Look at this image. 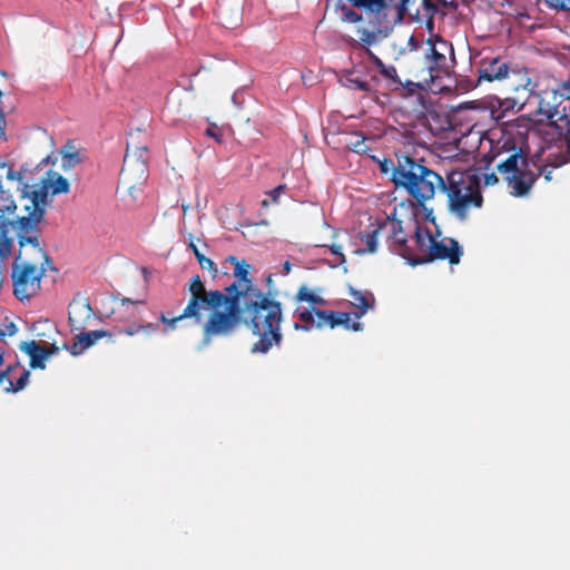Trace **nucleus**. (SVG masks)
<instances>
[{
	"instance_id": "f257e3e1",
	"label": "nucleus",
	"mask_w": 570,
	"mask_h": 570,
	"mask_svg": "<svg viewBox=\"0 0 570 570\" xmlns=\"http://www.w3.org/2000/svg\"><path fill=\"white\" fill-rule=\"evenodd\" d=\"M226 263L234 265L236 279L223 291L206 289L210 313L204 324V342L208 343L216 336H229L244 323L253 335L258 336L250 352L266 354L283 341L282 304L254 285L249 276L250 265L245 261L230 255Z\"/></svg>"
},
{
	"instance_id": "f03ea898",
	"label": "nucleus",
	"mask_w": 570,
	"mask_h": 570,
	"mask_svg": "<svg viewBox=\"0 0 570 570\" xmlns=\"http://www.w3.org/2000/svg\"><path fill=\"white\" fill-rule=\"evenodd\" d=\"M396 160L391 181L395 188H403L422 207L424 214H432L433 209L428 210L424 203L434 196L435 188L442 183V176L424 166L422 159L396 154Z\"/></svg>"
},
{
	"instance_id": "7ed1b4c3",
	"label": "nucleus",
	"mask_w": 570,
	"mask_h": 570,
	"mask_svg": "<svg viewBox=\"0 0 570 570\" xmlns=\"http://www.w3.org/2000/svg\"><path fill=\"white\" fill-rule=\"evenodd\" d=\"M439 189L448 197L449 209L455 214H464L471 206H482L479 177L468 171L452 170L446 178L442 177Z\"/></svg>"
},
{
	"instance_id": "20e7f679",
	"label": "nucleus",
	"mask_w": 570,
	"mask_h": 570,
	"mask_svg": "<svg viewBox=\"0 0 570 570\" xmlns=\"http://www.w3.org/2000/svg\"><path fill=\"white\" fill-rule=\"evenodd\" d=\"M188 292L190 297L181 314L168 317L164 312L160 313L159 322L164 324V333L176 330L178 322L184 320H191L195 324L203 326L206 323L207 318L205 320L204 312H210V302L206 297V287L199 275H194L190 278Z\"/></svg>"
},
{
	"instance_id": "39448f33",
	"label": "nucleus",
	"mask_w": 570,
	"mask_h": 570,
	"mask_svg": "<svg viewBox=\"0 0 570 570\" xmlns=\"http://www.w3.org/2000/svg\"><path fill=\"white\" fill-rule=\"evenodd\" d=\"M43 264L38 268L35 264L22 258L19 254L13 264L11 278L13 283V294L19 301L29 299L40 289V281L43 276Z\"/></svg>"
},
{
	"instance_id": "423d86ee",
	"label": "nucleus",
	"mask_w": 570,
	"mask_h": 570,
	"mask_svg": "<svg viewBox=\"0 0 570 570\" xmlns=\"http://www.w3.org/2000/svg\"><path fill=\"white\" fill-rule=\"evenodd\" d=\"M297 317L304 325L295 324L296 330L308 331L312 327H324L330 326L334 328L338 325H342L346 328H351L353 331H360L362 325L360 322L351 323V316L345 312H335V311H321L315 307L305 308L304 311L297 312Z\"/></svg>"
},
{
	"instance_id": "0eeeda50",
	"label": "nucleus",
	"mask_w": 570,
	"mask_h": 570,
	"mask_svg": "<svg viewBox=\"0 0 570 570\" xmlns=\"http://www.w3.org/2000/svg\"><path fill=\"white\" fill-rule=\"evenodd\" d=\"M436 236H434L429 228L417 225V230L410 242L409 248L403 249V258H405L412 266L426 264L425 258L429 252L432 250Z\"/></svg>"
},
{
	"instance_id": "6e6552de",
	"label": "nucleus",
	"mask_w": 570,
	"mask_h": 570,
	"mask_svg": "<svg viewBox=\"0 0 570 570\" xmlns=\"http://www.w3.org/2000/svg\"><path fill=\"white\" fill-rule=\"evenodd\" d=\"M391 227V238L393 249L403 257V249H407L410 242L417 230V216H406L405 219H399L397 216H386Z\"/></svg>"
},
{
	"instance_id": "1a4fd4ad",
	"label": "nucleus",
	"mask_w": 570,
	"mask_h": 570,
	"mask_svg": "<svg viewBox=\"0 0 570 570\" xmlns=\"http://www.w3.org/2000/svg\"><path fill=\"white\" fill-rule=\"evenodd\" d=\"M563 99L558 88L546 89L540 96L538 112L546 116L554 129L559 127V119H563V116L570 119V107L562 105Z\"/></svg>"
},
{
	"instance_id": "9d476101",
	"label": "nucleus",
	"mask_w": 570,
	"mask_h": 570,
	"mask_svg": "<svg viewBox=\"0 0 570 570\" xmlns=\"http://www.w3.org/2000/svg\"><path fill=\"white\" fill-rule=\"evenodd\" d=\"M429 53L426 58L431 60L428 69L433 72H446L449 69L446 53L454 58V49L450 41L442 39L440 36L429 39ZM433 78V75H431Z\"/></svg>"
},
{
	"instance_id": "9b49d317",
	"label": "nucleus",
	"mask_w": 570,
	"mask_h": 570,
	"mask_svg": "<svg viewBox=\"0 0 570 570\" xmlns=\"http://www.w3.org/2000/svg\"><path fill=\"white\" fill-rule=\"evenodd\" d=\"M20 233L18 235L20 247L27 244L32 245L33 250L43 259L46 264L50 263L47 253L39 246L38 236L35 234L36 226L43 216H18Z\"/></svg>"
},
{
	"instance_id": "f8f14e48",
	"label": "nucleus",
	"mask_w": 570,
	"mask_h": 570,
	"mask_svg": "<svg viewBox=\"0 0 570 570\" xmlns=\"http://www.w3.org/2000/svg\"><path fill=\"white\" fill-rule=\"evenodd\" d=\"M429 253L425 258L426 263L440 259L448 261L450 265H458L463 255V249L455 239L445 237L441 240L435 238L432 250Z\"/></svg>"
},
{
	"instance_id": "ddd939ff",
	"label": "nucleus",
	"mask_w": 570,
	"mask_h": 570,
	"mask_svg": "<svg viewBox=\"0 0 570 570\" xmlns=\"http://www.w3.org/2000/svg\"><path fill=\"white\" fill-rule=\"evenodd\" d=\"M95 320L94 311L85 298H73L69 304L68 322L72 332L86 330Z\"/></svg>"
},
{
	"instance_id": "4468645a",
	"label": "nucleus",
	"mask_w": 570,
	"mask_h": 570,
	"mask_svg": "<svg viewBox=\"0 0 570 570\" xmlns=\"http://www.w3.org/2000/svg\"><path fill=\"white\" fill-rule=\"evenodd\" d=\"M30 189V185L23 184L21 189L22 198L30 199V204L26 205L24 209L28 212V214H45L49 198L51 197L47 180H43L42 185L38 189Z\"/></svg>"
},
{
	"instance_id": "2eb2a0df",
	"label": "nucleus",
	"mask_w": 570,
	"mask_h": 570,
	"mask_svg": "<svg viewBox=\"0 0 570 570\" xmlns=\"http://www.w3.org/2000/svg\"><path fill=\"white\" fill-rule=\"evenodd\" d=\"M509 65L500 57H483L478 69V82L502 80L509 73Z\"/></svg>"
},
{
	"instance_id": "dca6fc26",
	"label": "nucleus",
	"mask_w": 570,
	"mask_h": 570,
	"mask_svg": "<svg viewBox=\"0 0 570 570\" xmlns=\"http://www.w3.org/2000/svg\"><path fill=\"white\" fill-rule=\"evenodd\" d=\"M79 334L75 336V341L72 342L70 346V353L72 355H80L82 354L87 348L96 344L100 338L102 337H111L112 333L105 330H96L90 332L78 331Z\"/></svg>"
},
{
	"instance_id": "f3484780",
	"label": "nucleus",
	"mask_w": 570,
	"mask_h": 570,
	"mask_svg": "<svg viewBox=\"0 0 570 570\" xmlns=\"http://www.w3.org/2000/svg\"><path fill=\"white\" fill-rule=\"evenodd\" d=\"M21 351L30 356L29 365L31 368H41L46 367L45 360L53 354L58 348L52 347H43L36 341L23 342L20 345Z\"/></svg>"
},
{
	"instance_id": "a211bd4d",
	"label": "nucleus",
	"mask_w": 570,
	"mask_h": 570,
	"mask_svg": "<svg viewBox=\"0 0 570 570\" xmlns=\"http://www.w3.org/2000/svg\"><path fill=\"white\" fill-rule=\"evenodd\" d=\"M508 185L511 188V195L522 197L529 193L537 180V175L530 170H520L507 177Z\"/></svg>"
},
{
	"instance_id": "6ab92c4d",
	"label": "nucleus",
	"mask_w": 570,
	"mask_h": 570,
	"mask_svg": "<svg viewBox=\"0 0 570 570\" xmlns=\"http://www.w3.org/2000/svg\"><path fill=\"white\" fill-rule=\"evenodd\" d=\"M16 371V366L9 365L4 370H0V386L6 393H18L22 391L30 377V372L28 370H23L20 376L13 381L11 374Z\"/></svg>"
},
{
	"instance_id": "aec40b11",
	"label": "nucleus",
	"mask_w": 570,
	"mask_h": 570,
	"mask_svg": "<svg viewBox=\"0 0 570 570\" xmlns=\"http://www.w3.org/2000/svg\"><path fill=\"white\" fill-rule=\"evenodd\" d=\"M350 297L352 298V305L358 309L355 313V316L360 318L363 316L368 309L374 306V296L370 292L357 291L353 287H350Z\"/></svg>"
},
{
	"instance_id": "412c9836",
	"label": "nucleus",
	"mask_w": 570,
	"mask_h": 570,
	"mask_svg": "<svg viewBox=\"0 0 570 570\" xmlns=\"http://www.w3.org/2000/svg\"><path fill=\"white\" fill-rule=\"evenodd\" d=\"M559 127L556 128L558 136L564 138L567 154H558L557 161L553 164L556 167H560L570 161V118L563 116V119H559Z\"/></svg>"
},
{
	"instance_id": "4be33fe9",
	"label": "nucleus",
	"mask_w": 570,
	"mask_h": 570,
	"mask_svg": "<svg viewBox=\"0 0 570 570\" xmlns=\"http://www.w3.org/2000/svg\"><path fill=\"white\" fill-rule=\"evenodd\" d=\"M189 248L193 250L200 268L208 269L212 273L213 278H216L217 273H218L216 264L210 258L206 257L204 254L200 253V250L194 243L191 236H190V242H189Z\"/></svg>"
},
{
	"instance_id": "5701e85b",
	"label": "nucleus",
	"mask_w": 570,
	"mask_h": 570,
	"mask_svg": "<svg viewBox=\"0 0 570 570\" xmlns=\"http://www.w3.org/2000/svg\"><path fill=\"white\" fill-rule=\"evenodd\" d=\"M381 225H377L374 229L371 232H364L361 233V239L366 245L365 249H358L356 253L358 254H373L377 249V235L380 233Z\"/></svg>"
},
{
	"instance_id": "b1692460",
	"label": "nucleus",
	"mask_w": 570,
	"mask_h": 570,
	"mask_svg": "<svg viewBox=\"0 0 570 570\" xmlns=\"http://www.w3.org/2000/svg\"><path fill=\"white\" fill-rule=\"evenodd\" d=\"M295 299L297 302H307L309 304L320 306H323L326 303L325 299L318 293H314L306 285H302L298 288L295 295Z\"/></svg>"
},
{
	"instance_id": "393cba45",
	"label": "nucleus",
	"mask_w": 570,
	"mask_h": 570,
	"mask_svg": "<svg viewBox=\"0 0 570 570\" xmlns=\"http://www.w3.org/2000/svg\"><path fill=\"white\" fill-rule=\"evenodd\" d=\"M286 185H278L269 191L265 193V198L262 199V206H268L269 204H281L283 198L288 199Z\"/></svg>"
},
{
	"instance_id": "a878e982",
	"label": "nucleus",
	"mask_w": 570,
	"mask_h": 570,
	"mask_svg": "<svg viewBox=\"0 0 570 570\" xmlns=\"http://www.w3.org/2000/svg\"><path fill=\"white\" fill-rule=\"evenodd\" d=\"M357 33L360 35V45L362 47L368 48L379 42V37H381L380 32H376L375 29H366L358 28Z\"/></svg>"
},
{
	"instance_id": "bb28decb",
	"label": "nucleus",
	"mask_w": 570,
	"mask_h": 570,
	"mask_svg": "<svg viewBox=\"0 0 570 570\" xmlns=\"http://www.w3.org/2000/svg\"><path fill=\"white\" fill-rule=\"evenodd\" d=\"M47 185L51 193V197L58 194H66L69 191V181L61 175H57V178L53 180H47Z\"/></svg>"
},
{
	"instance_id": "cd10ccee",
	"label": "nucleus",
	"mask_w": 570,
	"mask_h": 570,
	"mask_svg": "<svg viewBox=\"0 0 570 570\" xmlns=\"http://www.w3.org/2000/svg\"><path fill=\"white\" fill-rule=\"evenodd\" d=\"M520 158H521L520 153H514V154L510 155L504 161H502L498 166L499 171L504 173V174L511 173L512 175L520 171L521 169L518 168V161Z\"/></svg>"
},
{
	"instance_id": "c85d7f7f",
	"label": "nucleus",
	"mask_w": 570,
	"mask_h": 570,
	"mask_svg": "<svg viewBox=\"0 0 570 570\" xmlns=\"http://www.w3.org/2000/svg\"><path fill=\"white\" fill-rule=\"evenodd\" d=\"M17 209L16 202L9 190L0 187V213H14Z\"/></svg>"
},
{
	"instance_id": "c756f323",
	"label": "nucleus",
	"mask_w": 570,
	"mask_h": 570,
	"mask_svg": "<svg viewBox=\"0 0 570 570\" xmlns=\"http://www.w3.org/2000/svg\"><path fill=\"white\" fill-rule=\"evenodd\" d=\"M354 135L357 138L347 145L348 149L358 155H366L370 151V147L365 144L366 138L358 132Z\"/></svg>"
},
{
	"instance_id": "7c9ffc66",
	"label": "nucleus",
	"mask_w": 570,
	"mask_h": 570,
	"mask_svg": "<svg viewBox=\"0 0 570 570\" xmlns=\"http://www.w3.org/2000/svg\"><path fill=\"white\" fill-rule=\"evenodd\" d=\"M338 9L342 12V21L344 22L356 23L363 19L360 13H357L345 3L338 6Z\"/></svg>"
},
{
	"instance_id": "2f4dec72",
	"label": "nucleus",
	"mask_w": 570,
	"mask_h": 570,
	"mask_svg": "<svg viewBox=\"0 0 570 570\" xmlns=\"http://www.w3.org/2000/svg\"><path fill=\"white\" fill-rule=\"evenodd\" d=\"M347 87L351 89H356L365 92H370L372 90V86L370 82L358 78V77H347L346 78Z\"/></svg>"
},
{
	"instance_id": "473e14b6",
	"label": "nucleus",
	"mask_w": 570,
	"mask_h": 570,
	"mask_svg": "<svg viewBox=\"0 0 570 570\" xmlns=\"http://www.w3.org/2000/svg\"><path fill=\"white\" fill-rule=\"evenodd\" d=\"M81 163V157L78 151L63 153L61 165L65 170L73 168Z\"/></svg>"
},
{
	"instance_id": "72a5a7b5",
	"label": "nucleus",
	"mask_w": 570,
	"mask_h": 570,
	"mask_svg": "<svg viewBox=\"0 0 570 570\" xmlns=\"http://www.w3.org/2000/svg\"><path fill=\"white\" fill-rule=\"evenodd\" d=\"M12 239L7 236V232L0 228V257L8 256L11 252Z\"/></svg>"
},
{
	"instance_id": "f704fd0d",
	"label": "nucleus",
	"mask_w": 570,
	"mask_h": 570,
	"mask_svg": "<svg viewBox=\"0 0 570 570\" xmlns=\"http://www.w3.org/2000/svg\"><path fill=\"white\" fill-rule=\"evenodd\" d=\"M385 78L392 80L396 86L402 85L400 77L397 76V70L394 66L382 65V70L380 72Z\"/></svg>"
},
{
	"instance_id": "c9c22d12",
	"label": "nucleus",
	"mask_w": 570,
	"mask_h": 570,
	"mask_svg": "<svg viewBox=\"0 0 570 570\" xmlns=\"http://www.w3.org/2000/svg\"><path fill=\"white\" fill-rule=\"evenodd\" d=\"M140 333L146 336H151L160 331L159 323L150 322L147 324H139Z\"/></svg>"
},
{
	"instance_id": "e433bc0d",
	"label": "nucleus",
	"mask_w": 570,
	"mask_h": 570,
	"mask_svg": "<svg viewBox=\"0 0 570 570\" xmlns=\"http://www.w3.org/2000/svg\"><path fill=\"white\" fill-rule=\"evenodd\" d=\"M551 9L559 11L569 10L570 0H543Z\"/></svg>"
},
{
	"instance_id": "4c0bfd02",
	"label": "nucleus",
	"mask_w": 570,
	"mask_h": 570,
	"mask_svg": "<svg viewBox=\"0 0 570 570\" xmlns=\"http://www.w3.org/2000/svg\"><path fill=\"white\" fill-rule=\"evenodd\" d=\"M557 161V156H554V159L551 160L549 164L544 165V166H541L539 168V173L535 174L537 175V178L539 176H543L546 178V180L550 181L552 179V170L549 169V167H552V168H557L556 166H553V164Z\"/></svg>"
},
{
	"instance_id": "58836bf2",
	"label": "nucleus",
	"mask_w": 570,
	"mask_h": 570,
	"mask_svg": "<svg viewBox=\"0 0 570 570\" xmlns=\"http://www.w3.org/2000/svg\"><path fill=\"white\" fill-rule=\"evenodd\" d=\"M379 165H380V170L382 174H389L391 173L392 176L394 175V171L396 169V164H394L393 160L391 159H384L382 161L377 160Z\"/></svg>"
},
{
	"instance_id": "ea45409f",
	"label": "nucleus",
	"mask_w": 570,
	"mask_h": 570,
	"mask_svg": "<svg viewBox=\"0 0 570 570\" xmlns=\"http://www.w3.org/2000/svg\"><path fill=\"white\" fill-rule=\"evenodd\" d=\"M118 334L127 335V336H134V335L140 334L139 324L132 323L126 327L119 328Z\"/></svg>"
},
{
	"instance_id": "a19ab883",
	"label": "nucleus",
	"mask_w": 570,
	"mask_h": 570,
	"mask_svg": "<svg viewBox=\"0 0 570 570\" xmlns=\"http://www.w3.org/2000/svg\"><path fill=\"white\" fill-rule=\"evenodd\" d=\"M205 132L208 137L214 138L217 142H222V132L217 125L210 124Z\"/></svg>"
},
{
	"instance_id": "79ce46f5",
	"label": "nucleus",
	"mask_w": 570,
	"mask_h": 570,
	"mask_svg": "<svg viewBox=\"0 0 570 570\" xmlns=\"http://www.w3.org/2000/svg\"><path fill=\"white\" fill-rule=\"evenodd\" d=\"M409 0H402L401 3L397 6V12L394 19V23L401 22L403 20L404 13L406 11V3Z\"/></svg>"
},
{
	"instance_id": "37998d69",
	"label": "nucleus",
	"mask_w": 570,
	"mask_h": 570,
	"mask_svg": "<svg viewBox=\"0 0 570 570\" xmlns=\"http://www.w3.org/2000/svg\"><path fill=\"white\" fill-rule=\"evenodd\" d=\"M399 87H404L407 89L409 95H414L419 88H422L419 82H414L412 80H407L405 83L399 85Z\"/></svg>"
},
{
	"instance_id": "c03bdc74",
	"label": "nucleus",
	"mask_w": 570,
	"mask_h": 570,
	"mask_svg": "<svg viewBox=\"0 0 570 570\" xmlns=\"http://www.w3.org/2000/svg\"><path fill=\"white\" fill-rule=\"evenodd\" d=\"M7 179L9 180H17V181H22L23 179V174L21 171H16L13 169H9L8 173H7Z\"/></svg>"
},
{
	"instance_id": "a18cd8bd",
	"label": "nucleus",
	"mask_w": 570,
	"mask_h": 570,
	"mask_svg": "<svg viewBox=\"0 0 570 570\" xmlns=\"http://www.w3.org/2000/svg\"><path fill=\"white\" fill-rule=\"evenodd\" d=\"M232 101L237 108H242L243 106V97H242V89L236 90L232 96Z\"/></svg>"
},
{
	"instance_id": "49530a36",
	"label": "nucleus",
	"mask_w": 570,
	"mask_h": 570,
	"mask_svg": "<svg viewBox=\"0 0 570 570\" xmlns=\"http://www.w3.org/2000/svg\"><path fill=\"white\" fill-rule=\"evenodd\" d=\"M424 9L432 16L438 11L436 4H434L431 0H423Z\"/></svg>"
},
{
	"instance_id": "de8ad7c7",
	"label": "nucleus",
	"mask_w": 570,
	"mask_h": 570,
	"mask_svg": "<svg viewBox=\"0 0 570 570\" xmlns=\"http://www.w3.org/2000/svg\"><path fill=\"white\" fill-rule=\"evenodd\" d=\"M498 183V177L494 173L484 175V184L485 186L494 185Z\"/></svg>"
},
{
	"instance_id": "09e8293b",
	"label": "nucleus",
	"mask_w": 570,
	"mask_h": 570,
	"mask_svg": "<svg viewBox=\"0 0 570 570\" xmlns=\"http://www.w3.org/2000/svg\"><path fill=\"white\" fill-rule=\"evenodd\" d=\"M367 51H368V55L373 58V60H374L375 65L377 66L379 70L381 71L382 70V65H384L383 61L379 57H376L371 50H367Z\"/></svg>"
},
{
	"instance_id": "8fccbe9b",
	"label": "nucleus",
	"mask_w": 570,
	"mask_h": 570,
	"mask_svg": "<svg viewBox=\"0 0 570 570\" xmlns=\"http://www.w3.org/2000/svg\"><path fill=\"white\" fill-rule=\"evenodd\" d=\"M439 2H441L443 6L445 7H450L452 9H456L458 8V3L455 0H451V1H446V0H438Z\"/></svg>"
},
{
	"instance_id": "3c124183",
	"label": "nucleus",
	"mask_w": 570,
	"mask_h": 570,
	"mask_svg": "<svg viewBox=\"0 0 570 570\" xmlns=\"http://www.w3.org/2000/svg\"><path fill=\"white\" fill-rule=\"evenodd\" d=\"M144 303H145L144 301H132V299L127 298V297L121 299V304L122 305H127V304H144Z\"/></svg>"
},
{
	"instance_id": "603ef678",
	"label": "nucleus",
	"mask_w": 570,
	"mask_h": 570,
	"mask_svg": "<svg viewBox=\"0 0 570 570\" xmlns=\"http://www.w3.org/2000/svg\"><path fill=\"white\" fill-rule=\"evenodd\" d=\"M16 332H17V326H16L13 323H10V324L7 326L6 334H8V335H13Z\"/></svg>"
},
{
	"instance_id": "864d4df0",
	"label": "nucleus",
	"mask_w": 570,
	"mask_h": 570,
	"mask_svg": "<svg viewBox=\"0 0 570 570\" xmlns=\"http://www.w3.org/2000/svg\"><path fill=\"white\" fill-rule=\"evenodd\" d=\"M331 252L335 255H342L341 253V246L333 245L331 246Z\"/></svg>"
},
{
	"instance_id": "5fc2aeb1",
	"label": "nucleus",
	"mask_w": 570,
	"mask_h": 570,
	"mask_svg": "<svg viewBox=\"0 0 570 570\" xmlns=\"http://www.w3.org/2000/svg\"><path fill=\"white\" fill-rule=\"evenodd\" d=\"M283 269H284V273H285V274H288V273L291 272V269H292V265H291V263H289L288 261H286V262L284 263V265H283Z\"/></svg>"
},
{
	"instance_id": "6e6d98bb",
	"label": "nucleus",
	"mask_w": 570,
	"mask_h": 570,
	"mask_svg": "<svg viewBox=\"0 0 570 570\" xmlns=\"http://www.w3.org/2000/svg\"><path fill=\"white\" fill-rule=\"evenodd\" d=\"M424 219L431 222L432 224H435V216H430V215H426V216H423Z\"/></svg>"
},
{
	"instance_id": "4d7b16f0",
	"label": "nucleus",
	"mask_w": 570,
	"mask_h": 570,
	"mask_svg": "<svg viewBox=\"0 0 570 570\" xmlns=\"http://www.w3.org/2000/svg\"><path fill=\"white\" fill-rule=\"evenodd\" d=\"M351 43H352L353 46H355L357 42H356V40H355V39H351Z\"/></svg>"
},
{
	"instance_id": "13d9d810",
	"label": "nucleus",
	"mask_w": 570,
	"mask_h": 570,
	"mask_svg": "<svg viewBox=\"0 0 570 570\" xmlns=\"http://www.w3.org/2000/svg\"><path fill=\"white\" fill-rule=\"evenodd\" d=\"M413 42H414V37H411L410 38V45H413Z\"/></svg>"
},
{
	"instance_id": "bf43d9fd",
	"label": "nucleus",
	"mask_w": 570,
	"mask_h": 570,
	"mask_svg": "<svg viewBox=\"0 0 570 570\" xmlns=\"http://www.w3.org/2000/svg\"><path fill=\"white\" fill-rule=\"evenodd\" d=\"M534 157H535L537 159H539V158H540V154H539V153H538V154H535V155H534Z\"/></svg>"
},
{
	"instance_id": "052dcab7",
	"label": "nucleus",
	"mask_w": 570,
	"mask_h": 570,
	"mask_svg": "<svg viewBox=\"0 0 570 570\" xmlns=\"http://www.w3.org/2000/svg\"><path fill=\"white\" fill-rule=\"evenodd\" d=\"M259 224L267 225V222L266 220H262Z\"/></svg>"
},
{
	"instance_id": "680f3d73",
	"label": "nucleus",
	"mask_w": 570,
	"mask_h": 570,
	"mask_svg": "<svg viewBox=\"0 0 570 570\" xmlns=\"http://www.w3.org/2000/svg\"><path fill=\"white\" fill-rule=\"evenodd\" d=\"M240 227H244V224H240ZM245 227H249V225H248V224H246V225H245Z\"/></svg>"
}]
</instances>
